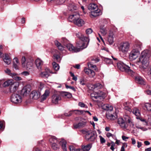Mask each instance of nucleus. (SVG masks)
I'll return each mask as SVG.
<instances>
[{
  "mask_svg": "<svg viewBox=\"0 0 151 151\" xmlns=\"http://www.w3.org/2000/svg\"><path fill=\"white\" fill-rule=\"evenodd\" d=\"M134 76H134L135 79L136 81L138 83L141 85H145V82L143 79L142 77L139 75L136 76V74L135 73Z\"/></svg>",
  "mask_w": 151,
  "mask_h": 151,
  "instance_id": "obj_15",
  "label": "nucleus"
},
{
  "mask_svg": "<svg viewBox=\"0 0 151 151\" xmlns=\"http://www.w3.org/2000/svg\"><path fill=\"white\" fill-rule=\"evenodd\" d=\"M35 64L36 67L39 70H41L42 67L43 65V61L39 58H37L35 61Z\"/></svg>",
  "mask_w": 151,
  "mask_h": 151,
  "instance_id": "obj_18",
  "label": "nucleus"
},
{
  "mask_svg": "<svg viewBox=\"0 0 151 151\" xmlns=\"http://www.w3.org/2000/svg\"><path fill=\"white\" fill-rule=\"evenodd\" d=\"M91 147V144H88L86 145H82V148L83 151H88L90 150Z\"/></svg>",
  "mask_w": 151,
  "mask_h": 151,
  "instance_id": "obj_28",
  "label": "nucleus"
},
{
  "mask_svg": "<svg viewBox=\"0 0 151 151\" xmlns=\"http://www.w3.org/2000/svg\"><path fill=\"white\" fill-rule=\"evenodd\" d=\"M122 118H119L118 119L117 123L119 126L122 129H126L127 127L126 123Z\"/></svg>",
  "mask_w": 151,
  "mask_h": 151,
  "instance_id": "obj_14",
  "label": "nucleus"
},
{
  "mask_svg": "<svg viewBox=\"0 0 151 151\" xmlns=\"http://www.w3.org/2000/svg\"><path fill=\"white\" fill-rule=\"evenodd\" d=\"M86 34L89 35L92 33L93 30L91 28H88L86 30Z\"/></svg>",
  "mask_w": 151,
  "mask_h": 151,
  "instance_id": "obj_52",
  "label": "nucleus"
},
{
  "mask_svg": "<svg viewBox=\"0 0 151 151\" xmlns=\"http://www.w3.org/2000/svg\"><path fill=\"white\" fill-rule=\"evenodd\" d=\"M60 96H61L65 98H69L71 97V94L68 92L61 91L59 92Z\"/></svg>",
  "mask_w": 151,
  "mask_h": 151,
  "instance_id": "obj_22",
  "label": "nucleus"
},
{
  "mask_svg": "<svg viewBox=\"0 0 151 151\" xmlns=\"http://www.w3.org/2000/svg\"><path fill=\"white\" fill-rule=\"evenodd\" d=\"M65 1V0H57V3L59 4H62Z\"/></svg>",
  "mask_w": 151,
  "mask_h": 151,
  "instance_id": "obj_60",
  "label": "nucleus"
},
{
  "mask_svg": "<svg viewBox=\"0 0 151 151\" xmlns=\"http://www.w3.org/2000/svg\"><path fill=\"white\" fill-rule=\"evenodd\" d=\"M75 110L70 111L68 113H65L64 115L66 116H71L72 114L75 111Z\"/></svg>",
  "mask_w": 151,
  "mask_h": 151,
  "instance_id": "obj_44",
  "label": "nucleus"
},
{
  "mask_svg": "<svg viewBox=\"0 0 151 151\" xmlns=\"http://www.w3.org/2000/svg\"><path fill=\"white\" fill-rule=\"evenodd\" d=\"M4 61L6 64L9 65L11 62V60L7 55H6L4 59Z\"/></svg>",
  "mask_w": 151,
  "mask_h": 151,
  "instance_id": "obj_31",
  "label": "nucleus"
},
{
  "mask_svg": "<svg viewBox=\"0 0 151 151\" xmlns=\"http://www.w3.org/2000/svg\"><path fill=\"white\" fill-rule=\"evenodd\" d=\"M130 48V44L128 42H121L119 47V51L126 54L129 51Z\"/></svg>",
  "mask_w": 151,
  "mask_h": 151,
  "instance_id": "obj_8",
  "label": "nucleus"
},
{
  "mask_svg": "<svg viewBox=\"0 0 151 151\" xmlns=\"http://www.w3.org/2000/svg\"><path fill=\"white\" fill-rule=\"evenodd\" d=\"M19 84V83L17 82L12 83L9 87L10 92L11 93L16 92L18 89Z\"/></svg>",
  "mask_w": 151,
  "mask_h": 151,
  "instance_id": "obj_11",
  "label": "nucleus"
},
{
  "mask_svg": "<svg viewBox=\"0 0 151 151\" xmlns=\"http://www.w3.org/2000/svg\"><path fill=\"white\" fill-rule=\"evenodd\" d=\"M69 10L73 13H75V6L74 5L70 4L68 7Z\"/></svg>",
  "mask_w": 151,
  "mask_h": 151,
  "instance_id": "obj_32",
  "label": "nucleus"
},
{
  "mask_svg": "<svg viewBox=\"0 0 151 151\" xmlns=\"http://www.w3.org/2000/svg\"><path fill=\"white\" fill-rule=\"evenodd\" d=\"M13 82L12 79L9 80L5 81L3 84L2 85L4 87H6L11 85Z\"/></svg>",
  "mask_w": 151,
  "mask_h": 151,
  "instance_id": "obj_30",
  "label": "nucleus"
},
{
  "mask_svg": "<svg viewBox=\"0 0 151 151\" xmlns=\"http://www.w3.org/2000/svg\"><path fill=\"white\" fill-rule=\"evenodd\" d=\"M31 95L33 99H37L40 97L41 93L40 91H33L32 92Z\"/></svg>",
  "mask_w": 151,
  "mask_h": 151,
  "instance_id": "obj_16",
  "label": "nucleus"
},
{
  "mask_svg": "<svg viewBox=\"0 0 151 151\" xmlns=\"http://www.w3.org/2000/svg\"><path fill=\"white\" fill-rule=\"evenodd\" d=\"M124 109H125L128 110L129 111H130L131 110L130 108L128 106H125L124 107Z\"/></svg>",
  "mask_w": 151,
  "mask_h": 151,
  "instance_id": "obj_64",
  "label": "nucleus"
},
{
  "mask_svg": "<svg viewBox=\"0 0 151 151\" xmlns=\"http://www.w3.org/2000/svg\"><path fill=\"white\" fill-rule=\"evenodd\" d=\"M88 9L91 11L90 16L91 18L95 17L98 16L100 10L98 9L97 5L94 3H91L89 5Z\"/></svg>",
  "mask_w": 151,
  "mask_h": 151,
  "instance_id": "obj_5",
  "label": "nucleus"
},
{
  "mask_svg": "<svg viewBox=\"0 0 151 151\" xmlns=\"http://www.w3.org/2000/svg\"><path fill=\"white\" fill-rule=\"evenodd\" d=\"M99 137L100 138V140L101 143L103 144L105 142L106 140L105 139L101 136H99Z\"/></svg>",
  "mask_w": 151,
  "mask_h": 151,
  "instance_id": "obj_54",
  "label": "nucleus"
},
{
  "mask_svg": "<svg viewBox=\"0 0 151 151\" xmlns=\"http://www.w3.org/2000/svg\"><path fill=\"white\" fill-rule=\"evenodd\" d=\"M136 118L138 119H139L142 122H143V124L144 125H147V122L144 119H142L141 118L139 117H136Z\"/></svg>",
  "mask_w": 151,
  "mask_h": 151,
  "instance_id": "obj_46",
  "label": "nucleus"
},
{
  "mask_svg": "<svg viewBox=\"0 0 151 151\" xmlns=\"http://www.w3.org/2000/svg\"><path fill=\"white\" fill-rule=\"evenodd\" d=\"M100 32L102 35L103 36L105 35L107 33V31L105 27H100Z\"/></svg>",
  "mask_w": 151,
  "mask_h": 151,
  "instance_id": "obj_35",
  "label": "nucleus"
},
{
  "mask_svg": "<svg viewBox=\"0 0 151 151\" xmlns=\"http://www.w3.org/2000/svg\"><path fill=\"white\" fill-rule=\"evenodd\" d=\"M151 52L148 50H145L142 52L139 58V60L137 63L140 62L142 64L140 66L141 70H145L149 65V59L151 56Z\"/></svg>",
  "mask_w": 151,
  "mask_h": 151,
  "instance_id": "obj_2",
  "label": "nucleus"
},
{
  "mask_svg": "<svg viewBox=\"0 0 151 151\" xmlns=\"http://www.w3.org/2000/svg\"><path fill=\"white\" fill-rule=\"evenodd\" d=\"M69 149L70 151H76L75 147L72 145L69 146Z\"/></svg>",
  "mask_w": 151,
  "mask_h": 151,
  "instance_id": "obj_61",
  "label": "nucleus"
},
{
  "mask_svg": "<svg viewBox=\"0 0 151 151\" xmlns=\"http://www.w3.org/2000/svg\"><path fill=\"white\" fill-rule=\"evenodd\" d=\"M141 44H135L133 47V49L130 52L129 55V58L131 60L136 59L139 54V50L141 49Z\"/></svg>",
  "mask_w": 151,
  "mask_h": 151,
  "instance_id": "obj_3",
  "label": "nucleus"
},
{
  "mask_svg": "<svg viewBox=\"0 0 151 151\" xmlns=\"http://www.w3.org/2000/svg\"><path fill=\"white\" fill-rule=\"evenodd\" d=\"M44 88V85L43 83H41V82L40 83L39 85V86L38 90H37V91H40L41 93V92L42 91H43Z\"/></svg>",
  "mask_w": 151,
  "mask_h": 151,
  "instance_id": "obj_41",
  "label": "nucleus"
},
{
  "mask_svg": "<svg viewBox=\"0 0 151 151\" xmlns=\"http://www.w3.org/2000/svg\"><path fill=\"white\" fill-rule=\"evenodd\" d=\"M133 113L137 117H139L140 115V114L139 110L137 109H134L133 111Z\"/></svg>",
  "mask_w": 151,
  "mask_h": 151,
  "instance_id": "obj_38",
  "label": "nucleus"
},
{
  "mask_svg": "<svg viewBox=\"0 0 151 151\" xmlns=\"http://www.w3.org/2000/svg\"><path fill=\"white\" fill-rule=\"evenodd\" d=\"M11 76L12 78L16 81H20L22 80V78L20 77L17 76V74L15 73L11 74Z\"/></svg>",
  "mask_w": 151,
  "mask_h": 151,
  "instance_id": "obj_36",
  "label": "nucleus"
},
{
  "mask_svg": "<svg viewBox=\"0 0 151 151\" xmlns=\"http://www.w3.org/2000/svg\"><path fill=\"white\" fill-rule=\"evenodd\" d=\"M85 24V22L83 20L78 18L76 20V25L79 27L83 26Z\"/></svg>",
  "mask_w": 151,
  "mask_h": 151,
  "instance_id": "obj_25",
  "label": "nucleus"
},
{
  "mask_svg": "<svg viewBox=\"0 0 151 151\" xmlns=\"http://www.w3.org/2000/svg\"><path fill=\"white\" fill-rule=\"evenodd\" d=\"M75 16V14H74L70 15L68 18L69 21L75 24L76 22V17Z\"/></svg>",
  "mask_w": 151,
  "mask_h": 151,
  "instance_id": "obj_29",
  "label": "nucleus"
},
{
  "mask_svg": "<svg viewBox=\"0 0 151 151\" xmlns=\"http://www.w3.org/2000/svg\"><path fill=\"white\" fill-rule=\"evenodd\" d=\"M52 66L54 69L56 71L58 70L60 68V67L58 64H57L55 62H53L52 63Z\"/></svg>",
  "mask_w": 151,
  "mask_h": 151,
  "instance_id": "obj_39",
  "label": "nucleus"
},
{
  "mask_svg": "<svg viewBox=\"0 0 151 151\" xmlns=\"http://www.w3.org/2000/svg\"><path fill=\"white\" fill-rule=\"evenodd\" d=\"M118 68L121 71H125L131 76H134L135 73L131 69H129L128 66L122 62H118L117 63Z\"/></svg>",
  "mask_w": 151,
  "mask_h": 151,
  "instance_id": "obj_7",
  "label": "nucleus"
},
{
  "mask_svg": "<svg viewBox=\"0 0 151 151\" xmlns=\"http://www.w3.org/2000/svg\"><path fill=\"white\" fill-rule=\"evenodd\" d=\"M4 71L5 73L7 74L8 75L10 76H11V74H12L13 73H11V70L8 68H6L5 70H4Z\"/></svg>",
  "mask_w": 151,
  "mask_h": 151,
  "instance_id": "obj_51",
  "label": "nucleus"
},
{
  "mask_svg": "<svg viewBox=\"0 0 151 151\" xmlns=\"http://www.w3.org/2000/svg\"><path fill=\"white\" fill-rule=\"evenodd\" d=\"M128 67L129 68V69H135L136 68V66L134 65L133 64H130V66H128Z\"/></svg>",
  "mask_w": 151,
  "mask_h": 151,
  "instance_id": "obj_57",
  "label": "nucleus"
},
{
  "mask_svg": "<svg viewBox=\"0 0 151 151\" xmlns=\"http://www.w3.org/2000/svg\"><path fill=\"white\" fill-rule=\"evenodd\" d=\"M84 72L85 73L88 75L90 77H93L95 75V73L94 71L90 69L85 68Z\"/></svg>",
  "mask_w": 151,
  "mask_h": 151,
  "instance_id": "obj_20",
  "label": "nucleus"
},
{
  "mask_svg": "<svg viewBox=\"0 0 151 151\" xmlns=\"http://www.w3.org/2000/svg\"><path fill=\"white\" fill-rule=\"evenodd\" d=\"M136 127L138 129H141V130H142L143 131H145L146 130V128H145L144 127H141L140 125H136Z\"/></svg>",
  "mask_w": 151,
  "mask_h": 151,
  "instance_id": "obj_55",
  "label": "nucleus"
},
{
  "mask_svg": "<svg viewBox=\"0 0 151 151\" xmlns=\"http://www.w3.org/2000/svg\"><path fill=\"white\" fill-rule=\"evenodd\" d=\"M85 125V122H80L77 125H76V128L78 127H84Z\"/></svg>",
  "mask_w": 151,
  "mask_h": 151,
  "instance_id": "obj_48",
  "label": "nucleus"
},
{
  "mask_svg": "<svg viewBox=\"0 0 151 151\" xmlns=\"http://www.w3.org/2000/svg\"><path fill=\"white\" fill-rule=\"evenodd\" d=\"M55 43L59 50L62 51L64 50V47L58 40H55Z\"/></svg>",
  "mask_w": 151,
  "mask_h": 151,
  "instance_id": "obj_26",
  "label": "nucleus"
},
{
  "mask_svg": "<svg viewBox=\"0 0 151 151\" xmlns=\"http://www.w3.org/2000/svg\"><path fill=\"white\" fill-rule=\"evenodd\" d=\"M84 112L83 110H76V114H83Z\"/></svg>",
  "mask_w": 151,
  "mask_h": 151,
  "instance_id": "obj_59",
  "label": "nucleus"
},
{
  "mask_svg": "<svg viewBox=\"0 0 151 151\" xmlns=\"http://www.w3.org/2000/svg\"><path fill=\"white\" fill-rule=\"evenodd\" d=\"M50 93V91L49 90L47 89L45 90V93L41 96V99L42 101H43L45 100L47 96L49 95Z\"/></svg>",
  "mask_w": 151,
  "mask_h": 151,
  "instance_id": "obj_23",
  "label": "nucleus"
},
{
  "mask_svg": "<svg viewBox=\"0 0 151 151\" xmlns=\"http://www.w3.org/2000/svg\"><path fill=\"white\" fill-rule=\"evenodd\" d=\"M126 123H128L130 126L131 127H133L134 124L131 118L128 115H126L124 117Z\"/></svg>",
  "mask_w": 151,
  "mask_h": 151,
  "instance_id": "obj_17",
  "label": "nucleus"
},
{
  "mask_svg": "<svg viewBox=\"0 0 151 151\" xmlns=\"http://www.w3.org/2000/svg\"><path fill=\"white\" fill-rule=\"evenodd\" d=\"M76 36L81 40L78 41L76 44V52H77L82 50L87 47L89 40L88 37L84 36L79 32L76 34Z\"/></svg>",
  "mask_w": 151,
  "mask_h": 151,
  "instance_id": "obj_1",
  "label": "nucleus"
},
{
  "mask_svg": "<svg viewBox=\"0 0 151 151\" xmlns=\"http://www.w3.org/2000/svg\"><path fill=\"white\" fill-rule=\"evenodd\" d=\"M61 99V96L58 92L54 94L52 96V103L55 104H58L59 101Z\"/></svg>",
  "mask_w": 151,
  "mask_h": 151,
  "instance_id": "obj_10",
  "label": "nucleus"
},
{
  "mask_svg": "<svg viewBox=\"0 0 151 151\" xmlns=\"http://www.w3.org/2000/svg\"><path fill=\"white\" fill-rule=\"evenodd\" d=\"M5 127L4 122V121H0V131H2Z\"/></svg>",
  "mask_w": 151,
  "mask_h": 151,
  "instance_id": "obj_42",
  "label": "nucleus"
},
{
  "mask_svg": "<svg viewBox=\"0 0 151 151\" xmlns=\"http://www.w3.org/2000/svg\"><path fill=\"white\" fill-rule=\"evenodd\" d=\"M11 101L13 103L18 104L22 102V99L19 94H14L11 96Z\"/></svg>",
  "mask_w": 151,
  "mask_h": 151,
  "instance_id": "obj_9",
  "label": "nucleus"
},
{
  "mask_svg": "<svg viewBox=\"0 0 151 151\" xmlns=\"http://www.w3.org/2000/svg\"><path fill=\"white\" fill-rule=\"evenodd\" d=\"M147 73L151 79V66H150L148 68Z\"/></svg>",
  "mask_w": 151,
  "mask_h": 151,
  "instance_id": "obj_49",
  "label": "nucleus"
},
{
  "mask_svg": "<svg viewBox=\"0 0 151 151\" xmlns=\"http://www.w3.org/2000/svg\"><path fill=\"white\" fill-rule=\"evenodd\" d=\"M102 108L104 110L108 111H111L113 109V106L108 104H104L102 106Z\"/></svg>",
  "mask_w": 151,
  "mask_h": 151,
  "instance_id": "obj_24",
  "label": "nucleus"
},
{
  "mask_svg": "<svg viewBox=\"0 0 151 151\" xmlns=\"http://www.w3.org/2000/svg\"><path fill=\"white\" fill-rule=\"evenodd\" d=\"M102 87V85L99 83H97L93 86H92V88L95 89H97L101 88Z\"/></svg>",
  "mask_w": 151,
  "mask_h": 151,
  "instance_id": "obj_33",
  "label": "nucleus"
},
{
  "mask_svg": "<svg viewBox=\"0 0 151 151\" xmlns=\"http://www.w3.org/2000/svg\"><path fill=\"white\" fill-rule=\"evenodd\" d=\"M22 74L25 76H27L29 75V73L27 71H25L22 72Z\"/></svg>",
  "mask_w": 151,
  "mask_h": 151,
  "instance_id": "obj_62",
  "label": "nucleus"
},
{
  "mask_svg": "<svg viewBox=\"0 0 151 151\" xmlns=\"http://www.w3.org/2000/svg\"><path fill=\"white\" fill-rule=\"evenodd\" d=\"M83 134L85 135L86 139L89 141H94L97 137V135L96 132L91 130L86 131L83 130L81 131Z\"/></svg>",
  "mask_w": 151,
  "mask_h": 151,
  "instance_id": "obj_4",
  "label": "nucleus"
},
{
  "mask_svg": "<svg viewBox=\"0 0 151 151\" xmlns=\"http://www.w3.org/2000/svg\"><path fill=\"white\" fill-rule=\"evenodd\" d=\"M111 147H110V149L112 151H114V147L115 146V143L113 141H111Z\"/></svg>",
  "mask_w": 151,
  "mask_h": 151,
  "instance_id": "obj_53",
  "label": "nucleus"
},
{
  "mask_svg": "<svg viewBox=\"0 0 151 151\" xmlns=\"http://www.w3.org/2000/svg\"><path fill=\"white\" fill-rule=\"evenodd\" d=\"M144 107L148 111H151V103H146L144 105Z\"/></svg>",
  "mask_w": 151,
  "mask_h": 151,
  "instance_id": "obj_37",
  "label": "nucleus"
},
{
  "mask_svg": "<svg viewBox=\"0 0 151 151\" xmlns=\"http://www.w3.org/2000/svg\"><path fill=\"white\" fill-rule=\"evenodd\" d=\"M19 64H15L13 63V67L16 70H17L19 69Z\"/></svg>",
  "mask_w": 151,
  "mask_h": 151,
  "instance_id": "obj_58",
  "label": "nucleus"
},
{
  "mask_svg": "<svg viewBox=\"0 0 151 151\" xmlns=\"http://www.w3.org/2000/svg\"><path fill=\"white\" fill-rule=\"evenodd\" d=\"M50 73H53L49 69H47V70H45V71L41 72L40 75L42 77L48 78L50 75Z\"/></svg>",
  "mask_w": 151,
  "mask_h": 151,
  "instance_id": "obj_19",
  "label": "nucleus"
},
{
  "mask_svg": "<svg viewBox=\"0 0 151 151\" xmlns=\"http://www.w3.org/2000/svg\"><path fill=\"white\" fill-rule=\"evenodd\" d=\"M58 143H54L51 144L52 148L54 150H57L59 148V146Z\"/></svg>",
  "mask_w": 151,
  "mask_h": 151,
  "instance_id": "obj_40",
  "label": "nucleus"
},
{
  "mask_svg": "<svg viewBox=\"0 0 151 151\" xmlns=\"http://www.w3.org/2000/svg\"><path fill=\"white\" fill-rule=\"evenodd\" d=\"M49 141L51 144L60 143L63 150L64 151H67V142L65 139H58L55 137H52L50 138Z\"/></svg>",
  "mask_w": 151,
  "mask_h": 151,
  "instance_id": "obj_6",
  "label": "nucleus"
},
{
  "mask_svg": "<svg viewBox=\"0 0 151 151\" xmlns=\"http://www.w3.org/2000/svg\"><path fill=\"white\" fill-rule=\"evenodd\" d=\"M104 93L99 91L98 92L94 91L91 93V96L92 98H94L95 99H97L100 97H103Z\"/></svg>",
  "mask_w": 151,
  "mask_h": 151,
  "instance_id": "obj_13",
  "label": "nucleus"
},
{
  "mask_svg": "<svg viewBox=\"0 0 151 151\" xmlns=\"http://www.w3.org/2000/svg\"><path fill=\"white\" fill-rule=\"evenodd\" d=\"M114 37L115 36L112 32H110L108 38V42L110 45H112L113 44L114 41Z\"/></svg>",
  "mask_w": 151,
  "mask_h": 151,
  "instance_id": "obj_21",
  "label": "nucleus"
},
{
  "mask_svg": "<svg viewBox=\"0 0 151 151\" xmlns=\"http://www.w3.org/2000/svg\"><path fill=\"white\" fill-rule=\"evenodd\" d=\"M78 105L81 107H85L86 108H88L87 106L82 102H79L78 104Z\"/></svg>",
  "mask_w": 151,
  "mask_h": 151,
  "instance_id": "obj_47",
  "label": "nucleus"
},
{
  "mask_svg": "<svg viewBox=\"0 0 151 151\" xmlns=\"http://www.w3.org/2000/svg\"><path fill=\"white\" fill-rule=\"evenodd\" d=\"M104 61L107 64L112 63V60L109 58H104Z\"/></svg>",
  "mask_w": 151,
  "mask_h": 151,
  "instance_id": "obj_45",
  "label": "nucleus"
},
{
  "mask_svg": "<svg viewBox=\"0 0 151 151\" xmlns=\"http://www.w3.org/2000/svg\"><path fill=\"white\" fill-rule=\"evenodd\" d=\"M13 63L19 64V61L17 58H14L13 60Z\"/></svg>",
  "mask_w": 151,
  "mask_h": 151,
  "instance_id": "obj_56",
  "label": "nucleus"
},
{
  "mask_svg": "<svg viewBox=\"0 0 151 151\" xmlns=\"http://www.w3.org/2000/svg\"><path fill=\"white\" fill-rule=\"evenodd\" d=\"M88 66L89 68H92L95 70L97 69L96 66L95 65H93L91 62H89L88 63Z\"/></svg>",
  "mask_w": 151,
  "mask_h": 151,
  "instance_id": "obj_43",
  "label": "nucleus"
},
{
  "mask_svg": "<svg viewBox=\"0 0 151 151\" xmlns=\"http://www.w3.org/2000/svg\"><path fill=\"white\" fill-rule=\"evenodd\" d=\"M65 87L67 89L70 88L72 89L73 91H75V88L73 87L69 86L68 85H66Z\"/></svg>",
  "mask_w": 151,
  "mask_h": 151,
  "instance_id": "obj_63",
  "label": "nucleus"
},
{
  "mask_svg": "<svg viewBox=\"0 0 151 151\" xmlns=\"http://www.w3.org/2000/svg\"><path fill=\"white\" fill-rule=\"evenodd\" d=\"M28 62H27V60L26 59L24 56L22 57V66L24 67L26 66L28 64Z\"/></svg>",
  "mask_w": 151,
  "mask_h": 151,
  "instance_id": "obj_34",
  "label": "nucleus"
},
{
  "mask_svg": "<svg viewBox=\"0 0 151 151\" xmlns=\"http://www.w3.org/2000/svg\"><path fill=\"white\" fill-rule=\"evenodd\" d=\"M54 57L58 61H60L61 60V58L60 56L56 54H55L54 55Z\"/></svg>",
  "mask_w": 151,
  "mask_h": 151,
  "instance_id": "obj_50",
  "label": "nucleus"
},
{
  "mask_svg": "<svg viewBox=\"0 0 151 151\" xmlns=\"http://www.w3.org/2000/svg\"><path fill=\"white\" fill-rule=\"evenodd\" d=\"M31 90V86L30 85H27L24 87L21 91V95L23 96H26L28 94Z\"/></svg>",
  "mask_w": 151,
  "mask_h": 151,
  "instance_id": "obj_12",
  "label": "nucleus"
},
{
  "mask_svg": "<svg viewBox=\"0 0 151 151\" xmlns=\"http://www.w3.org/2000/svg\"><path fill=\"white\" fill-rule=\"evenodd\" d=\"M66 47L69 51L72 52H76V48L72 44H68L67 45Z\"/></svg>",
  "mask_w": 151,
  "mask_h": 151,
  "instance_id": "obj_27",
  "label": "nucleus"
}]
</instances>
